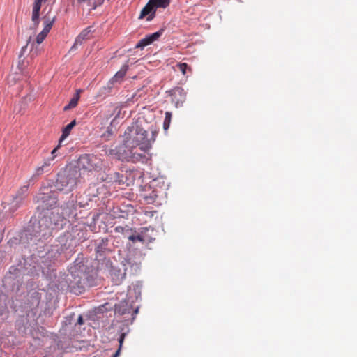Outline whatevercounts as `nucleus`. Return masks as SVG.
Returning <instances> with one entry per match:
<instances>
[{
    "label": "nucleus",
    "instance_id": "nucleus-1",
    "mask_svg": "<svg viewBox=\"0 0 357 357\" xmlns=\"http://www.w3.org/2000/svg\"><path fill=\"white\" fill-rule=\"evenodd\" d=\"M95 260L96 267L93 265L89 267L79 259L70 267L72 279H69V286L76 294L82 293L85 285L93 286L98 271L108 273L116 284L120 283L123 279L125 273L114 267L109 259H98L96 257Z\"/></svg>",
    "mask_w": 357,
    "mask_h": 357
},
{
    "label": "nucleus",
    "instance_id": "nucleus-2",
    "mask_svg": "<svg viewBox=\"0 0 357 357\" xmlns=\"http://www.w3.org/2000/svg\"><path fill=\"white\" fill-rule=\"evenodd\" d=\"M156 131H151V137H148L147 131L137 123L128 127L124 132L123 143L114 149H110L108 154L114 155L118 160L136 162L145 157V153L154 142Z\"/></svg>",
    "mask_w": 357,
    "mask_h": 357
},
{
    "label": "nucleus",
    "instance_id": "nucleus-3",
    "mask_svg": "<svg viewBox=\"0 0 357 357\" xmlns=\"http://www.w3.org/2000/svg\"><path fill=\"white\" fill-rule=\"evenodd\" d=\"M65 208H54V211H48L33 226V232L36 237L47 238L52 236V231L55 229L63 228L66 224V213Z\"/></svg>",
    "mask_w": 357,
    "mask_h": 357
},
{
    "label": "nucleus",
    "instance_id": "nucleus-4",
    "mask_svg": "<svg viewBox=\"0 0 357 357\" xmlns=\"http://www.w3.org/2000/svg\"><path fill=\"white\" fill-rule=\"evenodd\" d=\"M79 176V171L75 167L61 171L57 175L56 188L66 192L73 190L77 185Z\"/></svg>",
    "mask_w": 357,
    "mask_h": 357
},
{
    "label": "nucleus",
    "instance_id": "nucleus-5",
    "mask_svg": "<svg viewBox=\"0 0 357 357\" xmlns=\"http://www.w3.org/2000/svg\"><path fill=\"white\" fill-rule=\"evenodd\" d=\"M78 165L80 169L89 172L93 170L98 171L102 169V160L95 155L86 154L79 158Z\"/></svg>",
    "mask_w": 357,
    "mask_h": 357
},
{
    "label": "nucleus",
    "instance_id": "nucleus-6",
    "mask_svg": "<svg viewBox=\"0 0 357 357\" xmlns=\"http://www.w3.org/2000/svg\"><path fill=\"white\" fill-rule=\"evenodd\" d=\"M36 203H40L39 207L43 210H49L57 204V196L55 191L43 192L34 198Z\"/></svg>",
    "mask_w": 357,
    "mask_h": 357
},
{
    "label": "nucleus",
    "instance_id": "nucleus-7",
    "mask_svg": "<svg viewBox=\"0 0 357 357\" xmlns=\"http://www.w3.org/2000/svg\"><path fill=\"white\" fill-rule=\"evenodd\" d=\"M156 231L151 227H141L136 230L135 243L149 244L155 241Z\"/></svg>",
    "mask_w": 357,
    "mask_h": 357
},
{
    "label": "nucleus",
    "instance_id": "nucleus-8",
    "mask_svg": "<svg viewBox=\"0 0 357 357\" xmlns=\"http://www.w3.org/2000/svg\"><path fill=\"white\" fill-rule=\"evenodd\" d=\"M116 237H122L123 238L129 240L135 244L136 229L129 227L128 225H119L114 229Z\"/></svg>",
    "mask_w": 357,
    "mask_h": 357
},
{
    "label": "nucleus",
    "instance_id": "nucleus-9",
    "mask_svg": "<svg viewBox=\"0 0 357 357\" xmlns=\"http://www.w3.org/2000/svg\"><path fill=\"white\" fill-rule=\"evenodd\" d=\"M54 160V156L51 157L50 158H47L43 161V163L37 167L35 169L33 174L31 176V178L29 179V183H32L33 182L36 181L38 178L43 174L45 172H47L50 169V166L52 165V161Z\"/></svg>",
    "mask_w": 357,
    "mask_h": 357
},
{
    "label": "nucleus",
    "instance_id": "nucleus-10",
    "mask_svg": "<svg viewBox=\"0 0 357 357\" xmlns=\"http://www.w3.org/2000/svg\"><path fill=\"white\" fill-rule=\"evenodd\" d=\"M172 101L178 107L185 102L186 99V93L181 87H176L170 91Z\"/></svg>",
    "mask_w": 357,
    "mask_h": 357
},
{
    "label": "nucleus",
    "instance_id": "nucleus-11",
    "mask_svg": "<svg viewBox=\"0 0 357 357\" xmlns=\"http://www.w3.org/2000/svg\"><path fill=\"white\" fill-rule=\"evenodd\" d=\"M30 184L31 183H29L28 181L26 185L19 188L16 192V195L13 197V203H15V208L20 206V205L26 197Z\"/></svg>",
    "mask_w": 357,
    "mask_h": 357
},
{
    "label": "nucleus",
    "instance_id": "nucleus-12",
    "mask_svg": "<svg viewBox=\"0 0 357 357\" xmlns=\"http://www.w3.org/2000/svg\"><path fill=\"white\" fill-rule=\"evenodd\" d=\"M161 32L158 31L152 33L150 36H148L142 39H141L137 44L136 45V48L142 49L144 47L151 44L154 41L157 40L158 38L160 36Z\"/></svg>",
    "mask_w": 357,
    "mask_h": 357
},
{
    "label": "nucleus",
    "instance_id": "nucleus-13",
    "mask_svg": "<svg viewBox=\"0 0 357 357\" xmlns=\"http://www.w3.org/2000/svg\"><path fill=\"white\" fill-rule=\"evenodd\" d=\"M92 32V28L89 26L84 29L75 38L73 45L71 47L70 50H74L78 45L82 44V43L89 39V35Z\"/></svg>",
    "mask_w": 357,
    "mask_h": 357
},
{
    "label": "nucleus",
    "instance_id": "nucleus-14",
    "mask_svg": "<svg viewBox=\"0 0 357 357\" xmlns=\"http://www.w3.org/2000/svg\"><path fill=\"white\" fill-rule=\"evenodd\" d=\"M154 8L155 7L154 6L153 3H151V0H150L149 2L142 10L139 18L142 19L148 15L147 20H151L155 13Z\"/></svg>",
    "mask_w": 357,
    "mask_h": 357
},
{
    "label": "nucleus",
    "instance_id": "nucleus-15",
    "mask_svg": "<svg viewBox=\"0 0 357 357\" xmlns=\"http://www.w3.org/2000/svg\"><path fill=\"white\" fill-rule=\"evenodd\" d=\"M28 238V234L22 233L15 234V236L10 238L8 241V245H16L17 244H24L25 243L24 239Z\"/></svg>",
    "mask_w": 357,
    "mask_h": 357
},
{
    "label": "nucleus",
    "instance_id": "nucleus-16",
    "mask_svg": "<svg viewBox=\"0 0 357 357\" xmlns=\"http://www.w3.org/2000/svg\"><path fill=\"white\" fill-rule=\"evenodd\" d=\"M41 3L42 2L40 1H36V0H35L33 3L31 20L36 26H38L40 22L39 17L40 10L41 8Z\"/></svg>",
    "mask_w": 357,
    "mask_h": 357
},
{
    "label": "nucleus",
    "instance_id": "nucleus-17",
    "mask_svg": "<svg viewBox=\"0 0 357 357\" xmlns=\"http://www.w3.org/2000/svg\"><path fill=\"white\" fill-rule=\"evenodd\" d=\"M128 63H125L123 64L121 69L116 72V73L114 75V76L112 78V82H118L119 80H121L126 75L128 70Z\"/></svg>",
    "mask_w": 357,
    "mask_h": 357
},
{
    "label": "nucleus",
    "instance_id": "nucleus-18",
    "mask_svg": "<svg viewBox=\"0 0 357 357\" xmlns=\"http://www.w3.org/2000/svg\"><path fill=\"white\" fill-rule=\"evenodd\" d=\"M76 120L74 119L69 124H68L65 128L62 130V135L60 137V143L62 142L70 133L72 129L76 125Z\"/></svg>",
    "mask_w": 357,
    "mask_h": 357
},
{
    "label": "nucleus",
    "instance_id": "nucleus-19",
    "mask_svg": "<svg viewBox=\"0 0 357 357\" xmlns=\"http://www.w3.org/2000/svg\"><path fill=\"white\" fill-rule=\"evenodd\" d=\"M105 0H77L79 4L86 3L92 10H95L97 7L101 6Z\"/></svg>",
    "mask_w": 357,
    "mask_h": 357
},
{
    "label": "nucleus",
    "instance_id": "nucleus-20",
    "mask_svg": "<svg viewBox=\"0 0 357 357\" xmlns=\"http://www.w3.org/2000/svg\"><path fill=\"white\" fill-rule=\"evenodd\" d=\"M80 91H81L80 90L77 91L76 93L70 99L69 103L64 107V108H63L64 111L69 110V109H73L77 106L78 101L79 100V98H80V96H79Z\"/></svg>",
    "mask_w": 357,
    "mask_h": 357
},
{
    "label": "nucleus",
    "instance_id": "nucleus-21",
    "mask_svg": "<svg viewBox=\"0 0 357 357\" xmlns=\"http://www.w3.org/2000/svg\"><path fill=\"white\" fill-rule=\"evenodd\" d=\"M155 8H166L169 5L170 0H151Z\"/></svg>",
    "mask_w": 357,
    "mask_h": 357
},
{
    "label": "nucleus",
    "instance_id": "nucleus-22",
    "mask_svg": "<svg viewBox=\"0 0 357 357\" xmlns=\"http://www.w3.org/2000/svg\"><path fill=\"white\" fill-rule=\"evenodd\" d=\"M54 17H53L52 20L50 19H45V26L43 29V31H44V33H46L48 34V33L50 32V31L51 30L52 27V25H53V23L54 22Z\"/></svg>",
    "mask_w": 357,
    "mask_h": 357
},
{
    "label": "nucleus",
    "instance_id": "nucleus-23",
    "mask_svg": "<svg viewBox=\"0 0 357 357\" xmlns=\"http://www.w3.org/2000/svg\"><path fill=\"white\" fill-rule=\"evenodd\" d=\"M126 335V333H122L121 334L120 337L119 339V347L117 349V351L115 352V354H114L113 357H118L119 356Z\"/></svg>",
    "mask_w": 357,
    "mask_h": 357
},
{
    "label": "nucleus",
    "instance_id": "nucleus-24",
    "mask_svg": "<svg viewBox=\"0 0 357 357\" xmlns=\"http://www.w3.org/2000/svg\"><path fill=\"white\" fill-rule=\"evenodd\" d=\"M172 119V114L169 112H165V117L163 123V128L165 130H167L169 127L170 121Z\"/></svg>",
    "mask_w": 357,
    "mask_h": 357
},
{
    "label": "nucleus",
    "instance_id": "nucleus-25",
    "mask_svg": "<svg viewBox=\"0 0 357 357\" xmlns=\"http://www.w3.org/2000/svg\"><path fill=\"white\" fill-rule=\"evenodd\" d=\"M176 68L182 73L183 75L186 74L187 70H190V68L185 63H180L176 65Z\"/></svg>",
    "mask_w": 357,
    "mask_h": 357
},
{
    "label": "nucleus",
    "instance_id": "nucleus-26",
    "mask_svg": "<svg viewBox=\"0 0 357 357\" xmlns=\"http://www.w3.org/2000/svg\"><path fill=\"white\" fill-rule=\"evenodd\" d=\"M47 36V33H44V31H42L36 36V43L38 44H40L45 40V38H46Z\"/></svg>",
    "mask_w": 357,
    "mask_h": 357
},
{
    "label": "nucleus",
    "instance_id": "nucleus-27",
    "mask_svg": "<svg viewBox=\"0 0 357 357\" xmlns=\"http://www.w3.org/2000/svg\"><path fill=\"white\" fill-rule=\"evenodd\" d=\"M61 143H60V141H59L58 146L52 150V151L51 153L52 157L54 156V158H56V153L58 151V149H59V147L61 146Z\"/></svg>",
    "mask_w": 357,
    "mask_h": 357
},
{
    "label": "nucleus",
    "instance_id": "nucleus-28",
    "mask_svg": "<svg viewBox=\"0 0 357 357\" xmlns=\"http://www.w3.org/2000/svg\"><path fill=\"white\" fill-rule=\"evenodd\" d=\"M83 323H84L83 318L82 316H79L77 319V324L79 325H82V324H83Z\"/></svg>",
    "mask_w": 357,
    "mask_h": 357
},
{
    "label": "nucleus",
    "instance_id": "nucleus-29",
    "mask_svg": "<svg viewBox=\"0 0 357 357\" xmlns=\"http://www.w3.org/2000/svg\"><path fill=\"white\" fill-rule=\"evenodd\" d=\"M3 238V230L0 228V243H1Z\"/></svg>",
    "mask_w": 357,
    "mask_h": 357
},
{
    "label": "nucleus",
    "instance_id": "nucleus-30",
    "mask_svg": "<svg viewBox=\"0 0 357 357\" xmlns=\"http://www.w3.org/2000/svg\"><path fill=\"white\" fill-rule=\"evenodd\" d=\"M26 49V46H24L22 50H21V54H20V56L22 55L23 54V52Z\"/></svg>",
    "mask_w": 357,
    "mask_h": 357
},
{
    "label": "nucleus",
    "instance_id": "nucleus-31",
    "mask_svg": "<svg viewBox=\"0 0 357 357\" xmlns=\"http://www.w3.org/2000/svg\"><path fill=\"white\" fill-rule=\"evenodd\" d=\"M102 248H103V247H97L96 252H99Z\"/></svg>",
    "mask_w": 357,
    "mask_h": 357
},
{
    "label": "nucleus",
    "instance_id": "nucleus-32",
    "mask_svg": "<svg viewBox=\"0 0 357 357\" xmlns=\"http://www.w3.org/2000/svg\"><path fill=\"white\" fill-rule=\"evenodd\" d=\"M114 174H115V175H116V176H119V173H115Z\"/></svg>",
    "mask_w": 357,
    "mask_h": 357
}]
</instances>
